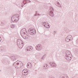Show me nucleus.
I'll return each mask as SVG.
<instances>
[{
	"label": "nucleus",
	"mask_w": 78,
	"mask_h": 78,
	"mask_svg": "<svg viewBox=\"0 0 78 78\" xmlns=\"http://www.w3.org/2000/svg\"><path fill=\"white\" fill-rule=\"evenodd\" d=\"M66 38H68L69 40H72V37L71 35H69Z\"/></svg>",
	"instance_id": "obj_14"
},
{
	"label": "nucleus",
	"mask_w": 78,
	"mask_h": 78,
	"mask_svg": "<svg viewBox=\"0 0 78 78\" xmlns=\"http://www.w3.org/2000/svg\"><path fill=\"white\" fill-rule=\"evenodd\" d=\"M17 45L20 48H22L23 45V42L20 39H18L17 40Z\"/></svg>",
	"instance_id": "obj_2"
},
{
	"label": "nucleus",
	"mask_w": 78,
	"mask_h": 78,
	"mask_svg": "<svg viewBox=\"0 0 78 78\" xmlns=\"http://www.w3.org/2000/svg\"><path fill=\"white\" fill-rule=\"evenodd\" d=\"M67 56H70V55H67Z\"/></svg>",
	"instance_id": "obj_32"
},
{
	"label": "nucleus",
	"mask_w": 78,
	"mask_h": 78,
	"mask_svg": "<svg viewBox=\"0 0 78 78\" xmlns=\"http://www.w3.org/2000/svg\"><path fill=\"white\" fill-rule=\"evenodd\" d=\"M10 27L11 28H14L15 27V26L14 24H11L10 25Z\"/></svg>",
	"instance_id": "obj_20"
},
{
	"label": "nucleus",
	"mask_w": 78,
	"mask_h": 78,
	"mask_svg": "<svg viewBox=\"0 0 78 78\" xmlns=\"http://www.w3.org/2000/svg\"><path fill=\"white\" fill-rule=\"evenodd\" d=\"M68 76L67 77L66 75H64L63 78H68Z\"/></svg>",
	"instance_id": "obj_26"
},
{
	"label": "nucleus",
	"mask_w": 78,
	"mask_h": 78,
	"mask_svg": "<svg viewBox=\"0 0 78 78\" xmlns=\"http://www.w3.org/2000/svg\"><path fill=\"white\" fill-rule=\"evenodd\" d=\"M36 13L34 15V16H37V11H36Z\"/></svg>",
	"instance_id": "obj_27"
},
{
	"label": "nucleus",
	"mask_w": 78,
	"mask_h": 78,
	"mask_svg": "<svg viewBox=\"0 0 78 78\" xmlns=\"http://www.w3.org/2000/svg\"><path fill=\"white\" fill-rule=\"evenodd\" d=\"M65 59H66L68 61H70L71 59H72V56H66V57H65Z\"/></svg>",
	"instance_id": "obj_10"
},
{
	"label": "nucleus",
	"mask_w": 78,
	"mask_h": 78,
	"mask_svg": "<svg viewBox=\"0 0 78 78\" xmlns=\"http://www.w3.org/2000/svg\"><path fill=\"white\" fill-rule=\"evenodd\" d=\"M28 32L29 33V34H30L31 35H34V34H36V31L35 29L31 30V29L30 28L28 30Z\"/></svg>",
	"instance_id": "obj_3"
},
{
	"label": "nucleus",
	"mask_w": 78,
	"mask_h": 78,
	"mask_svg": "<svg viewBox=\"0 0 78 78\" xmlns=\"http://www.w3.org/2000/svg\"><path fill=\"white\" fill-rule=\"evenodd\" d=\"M6 62L7 63V64H10V63H11V62H10V61H9V60H7L6 61Z\"/></svg>",
	"instance_id": "obj_23"
},
{
	"label": "nucleus",
	"mask_w": 78,
	"mask_h": 78,
	"mask_svg": "<svg viewBox=\"0 0 78 78\" xmlns=\"http://www.w3.org/2000/svg\"><path fill=\"white\" fill-rule=\"evenodd\" d=\"M2 62V63H3V64H5V62Z\"/></svg>",
	"instance_id": "obj_31"
},
{
	"label": "nucleus",
	"mask_w": 78,
	"mask_h": 78,
	"mask_svg": "<svg viewBox=\"0 0 78 78\" xmlns=\"http://www.w3.org/2000/svg\"><path fill=\"white\" fill-rule=\"evenodd\" d=\"M26 50L27 51H31V50H33V47L31 46H29L27 48Z\"/></svg>",
	"instance_id": "obj_7"
},
{
	"label": "nucleus",
	"mask_w": 78,
	"mask_h": 78,
	"mask_svg": "<svg viewBox=\"0 0 78 78\" xmlns=\"http://www.w3.org/2000/svg\"><path fill=\"white\" fill-rule=\"evenodd\" d=\"M50 10H51V11H53V10H54V9H53V7H50Z\"/></svg>",
	"instance_id": "obj_24"
},
{
	"label": "nucleus",
	"mask_w": 78,
	"mask_h": 78,
	"mask_svg": "<svg viewBox=\"0 0 78 78\" xmlns=\"http://www.w3.org/2000/svg\"><path fill=\"white\" fill-rule=\"evenodd\" d=\"M54 34H56V32H55V31H54Z\"/></svg>",
	"instance_id": "obj_33"
},
{
	"label": "nucleus",
	"mask_w": 78,
	"mask_h": 78,
	"mask_svg": "<svg viewBox=\"0 0 78 78\" xmlns=\"http://www.w3.org/2000/svg\"><path fill=\"white\" fill-rule=\"evenodd\" d=\"M0 39L1 40H2V38H1V37L0 36Z\"/></svg>",
	"instance_id": "obj_36"
},
{
	"label": "nucleus",
	"mask_w": 78,
	"mask_h": 78,
	"mask_svg": "<svg viewBox=\"0 0 78 78\" xmlns=\"http://www.w3.org/2000/svg\"><path fill=\"white\" fill-rule=\"evenodd\" d=\"M11 58H12L11 59L12 61H14V62L16 61V59H17V58L14 56L12 57Z\"/></svg>",
	"instance_id": "obj_13"
},
{
	"label": "nucleus",
	"mask_w": 78,
	"mask_h": 78,
	"mask_svg": "<svg viewBox=\"0 0 78 78\" xmlns=\"http://www.w3.org/2000/svg\"><path fill=\"white\" fill-rule=\"evenodd\" d=\"M22 73L23 75H27L28 74V70L27 69H24L23 70Z\"/></svg>",
	"instance_id": "obj_4"
},
{
	"label": "nucleus",
	"mask_w": 78,
	"mask_h": 78,
	"mask_svg": "<svg viewBox=\"0 0 78 78\" xmlns=\"http://www.w3.org/2000/svg\"><path fill=\"white\" fill-rule=\"evenodd\" d=\"M37 15L38 16H41V14H38Z\"/></svg>",
	"instance_id": "obj_35"
},
{
	"label": "nucleus",
	"mask_w": 78,
	"mask_h": 78,
	"mask_svg": "<svg viewBox=\"0 0 78 78\" xmlns=\"http://www.w3.org/2000/svg\"><path fill=\"white\" fill-rule=\"evenodd\" d=\"M47 68H48V65L45 64L43 67V69H47Z\"/></svg>",
	"instance_id": "obj_18"
},
{
	"label": "nucleus",
	"mask_w": 78,
	"mask_h": 78,
	"mask_svg": "<svg viewBox=\"0 0 78 78\" xmlns=\"http://www.w3.org/2000/svg\"><path fill=\"white\" fill-rule=\"evenodd\" d=\"M27 1H28V0H24L23 1V3L24 4V5H26L27 3Z\"/></svg>",
	"instance_id": "obj_19"
},
{
	"label": "nucleus",
	"mask_w": 78,
	"mask_h": 78,
	"mask_svg": "<svg viewBox=\"0 0 78 78\" xmlns=\"http://www.w3.org/2000/svg\"><path fill=\"white\" fill-rule=\"evenodd\" d=\"M46 56V54H45L44 55H43V56L41 57V60H44V58H45Z\"/></svg>",
	"instance_id": "obj_21"
},
{
	"label": "nucleus",
	"mask_w": 78,
	"mask_h": 78,
	"mask_svg": "<svg viewBox=\"0 0 78 78\" xmlns=\"http://www.w3.org/2000/svg\"><path fill=\"white\" fill-rule=\"evenodd\" d=\"M11 20L12 22H15L17 21V19H16V18H15L14 16H12L11 17Z\"/></svg>",
	"instance_id": "obj_9"
},
{
	"label": "nucleus",
	"mask_w": 78,
	"mask_h": 78,
	"mask_svg": "<svg viewBox=\"0 0 78 78\" xmlns=\"http://www.w3.org/2000/svg\"><path fill=\"white\" fill-rule=\"evenodd\" d=\"M76 53L78 54V50H77V51H76Z\"/></svg>",
	"instance_id": "obj_34"
},
{
	"label": "nucleus",
	"mask_w": 78,
	"mask_h": 78,
	"mask_svg": "<svg viewBox=\"0 0 78 78\" xmlns=\"http://www.w3.org/2000/svg\"><path fill=\"white\" fill-rule=\"evenodd\" d=\"M27 1H29V2H27V3H30V2H31V1H30V0Z\"/></svg>",
	"instance_id": "obj_29"
},
{
	"label": "nucleus",
	"mask_w": 78,
	"mask_h": 78,
	"mask_svg": "<svg viewBox=\"0 0 78 78\" xmlns=\"http://www.w3.org/2000/svg\"><path fill=\"white\" fill-rule=\"evenodd\" d=\"M49 64H50V66L53 67H56V63L55 62H49Z\"/></svg>",
	"instance_id": "obj_6"
},
{
	"label": "nucleus",
	"mask_w": 78,
	"mask_h": 78,
	"mask_svg": "<svg viewBox=\"0 0 78 78\" xmlns=\"http://www.w3.org/2000/svg\"><path fill=\"white\" fill-rule=\"evenodd\" d=\"M1 23L2 24V26L3 25H4V23Z\"/></svg>",
	"instance_id": "obj_30"
},
{
	"label": "nucleus",
	"mask_w": 78,
	"mask_h": 78,
	"mask_svg": "<svg viewBox=\"0 0 78 78\" xmlns=\"http://www.w3.org/2000/svg\"><path fill=\"white\" fill-rule=\"evenodd\" d=\"M23 6H22V7H23Z\"/></svg>",
	"instance_id": "obj_37"
},
{
	"label": "nucleus",
	"mask_w": 78,
	"mask_h": 78,
	"mask_svg": "<svg viewBox=\"0 0 78 78\" xmlns=\"http://www.w3.org/2000/svg\"><path fill=\"white\" fill-rule=\"evenodd\" d=\"M25 32L24 31H23L22 30H21L20 34L21 36H23V35L25 34Z\"/></svg>",
	"instance_id": "obj_17"
},
{
	"label": "nucleus",
	"mask_w": 78,
	"mask_h": 78,
	"mask_svg": "<svg viewBox=\"0 0 78 78\" xmlns=\"http://www.w3.org/2000/svg\"><path fill=\"white\" fill-rule=\"evenodd\" d=\"M36 50L38 51H41L42 50V45L41 44H39L37 45L36 47Z\"/></svg>",
	"instance_id": "obj_5"
},
{
	"label": "nucleus",
	"mask_w": 78,
	"mask_h": 78,
	"mask_svg": "<svg viewBox=\"0 0 78 78\" xmlns=\"http://www.w3.org/2000/svg\"><path fill=\"white\" fill-rule=\"evenodd\" d=\"M43 25L45 27H46L47 28H50V26H49V25L47 24V23H46V22H44V23Z\"/></svg>",
	"instance_id": "obj_8"
},
{
	"label": "nucleus",
	"mask_w": 78,
	"mask_h": 78,
	"mask_svg": "<svg viewBox=\"0 0 78 78\" xmlns=\"http://www.w3.org/2000/svg\"><path fill=\"white\" fill-rule=\"evenodd\" d=\"M13 66L17 69H20L23 66V63L22 62H19L18 61H16L13 64Z\"/></svg>",
	"instance_id": "obj_1"
},
{
	"label": "nucleus",
	"mask_w": 78,
	"mask_h": 78,
	"mask_svg": "<svg viewBox=\"0 0 78 78\" xmlns=\"http://www.w3.org/2000/svg\"><path fill=\"white\" fill-rule=\"evenodd\" d=\"M32 66V65L31 64V63H27V68H28V69L31 68Z\"/></svg>",
	"instance_id": "obj_11"
},
{
	"label": "nucleus",
	"mask_w": 78,
	"mask_h": 78,
	"mask_svg": "<svg viewBox=\"0 0 78 78\" xmlns=\"http://www.w3.org/2000/svg\"><path fill=\"white\" fill-rule=\"evenodd\" d=\"M1 40H0V42H1Z\"/></svg>",
	"instance_id": "obj_38"
},
{
	"label": "nucleus",
	"mask_w": 78,
	"mask_h": 78,
	"mask_svg": "<svg viewBox=\"0 0 78 78\" xmlns=\"http://www.w3.org/2000/svg\"><path fill=\"white\" fill-rule=\"evenodd\" d=\"M15 19H16V22L18 21L19 20V18H16Z\"/></svg>",
	"instance_id": "obj_28"
},
{
	"label": "nucleus",
	"mask_w": 78,
	"mask_h": 78,
	"mask_svg": "<svg viewBox=\"0 0 78 78\" xmlns=\"http://www.w3.org/2000/svg\"><path fill=\"white\" fill-rule=\"evenodd\" d=\"M21 30H22V31H24V32H26V29L25 28H23Z\"/></svg>",
	"instance_id": "obj_25"
},
{
	"label": "nucleus",
	"mask_w": 78,
	"mask_h": 78,
	"mask_svg": "<svg viewBox=\"0 0 78 78\" xmlns=\"http://www.w3.org/2000/svg\"><path fill=\"white\" fill-rule=\"evenodd\" d=\"M70 51H66V56H67V55H70Z\"/></svg>",
	"instance_id": "obj_16"
},
{
	"label": "nucleus",
	"mask_w": 78,
	"mask_h": 78,
	"mask_svg": "<svg viewBox=\"0 0 78 78\" xmlns=\"http://www.w3.org/2000/svg\"><path fill=\"white\" fill-rule=\"evenodd\" d=\"M49 15L50 16H51V17L54 16V13H53V11H51L50 12Z\"/></svg>",
	"instance_id": "obj_12"
},
{
	"label": "nucleus",
	"mask_w": 78,
	"mask_h": 78,
	"mask_svg": "<svg viewBox=\"0 0 78 78\" xmlns=\"http://www.w3.org/2000/svg\"><path fill=\"white\" fill-rule=\"evenodd\" d=\"M55 4L57 6H58L59 7H60V4L58 2H56L55 3Z\"/></svg>",
	"instance_id": "obj_15"
},
{
	"label": "nucleus",
	"mask_w": 78,
	"mask_h": 78,
	"mask_svg": "<svg viewBox=\"0 0 78 78\" xmlns=\"http://www.w3.org/2000/svg\"><path fill=\"white\" fill-rule=\"evenodd\" d=\"M66 42H69L70 41V40L66 37Z\"/></svg>",
	"instance_id": "obj_22"
}]
</instances>
